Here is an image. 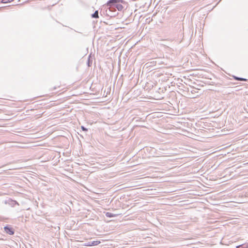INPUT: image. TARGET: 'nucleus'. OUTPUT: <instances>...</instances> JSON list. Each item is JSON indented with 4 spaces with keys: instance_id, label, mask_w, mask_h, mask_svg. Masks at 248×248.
<instances>
[{
    "instance_id": "2",
    "label": "nucleus",
    "mask_w": 248,
    "mask_h": 248,
    "mask_svg": "<svg viewBox=\"0 0 248 248\" xmlns=\"http://www.w3.org/2000/svg\"><path fill=\"white\" fill-rule=\"evenodd\" d=\"M4 229L6 233L7 234L13 235L14 233V231L12 228H9L6 226L4 228Z\"/></svg>"
},
{
    "instance_id": "10",
    "label": "nucleus",
    "mask_w": 248,
    "mask_h": 248,
    "mask_svg": "<svg viewBox=\"0 0 248 248\" xmlns=\"http://www.w3.org/2000/svg\"><path fill=\"white\" fill-rule=\"evenodd\" d=\"M81 128L84 131H87V129L85 128L83 126H81Z\"/></svg>"
},
{
    "instance_id": "11",
    "label": "nucleus",
    "mask_w": 248,
    "mask_h": 248,
    "mask_svg": "<svg viewBox=\"0 0 248 248\" xmlns=\"http://www.w3.org/2000/svg\"><path fill=\"white\" fill-rule=\"evenodd\" d=\"M241 247H242V246H239L238 247V248H240Z\"/></svg>"
},
{
    "instance_id": "8",
    "label": "nucleus",
    "mask_w": 248,
    "mask_h": 248,
    "mask_svg": "<svg viewBox=\"0 0 248 248\" xmlns=\"http://www.w3.org/2000/svg\"><path fill=\"white\" fill-rule=\"evenodd\" d=\"M13 1L12 0H2L3 3H8Z\"/></svg>"
},
{
    "instance_id": "5",
    "label": "nucleus",
    "mask_w": 248,
    "mask_h": 248,
    "mask_svg": "<svg viewBox=\"0 0 248 248\" xmlns=\"http://www.w3.org/2000/svg\"><path fill=\"white\" fill-rule=\"evenodd\" d=\"M101 242L100 241H94L91 242V246H97L98 244H99Z\"/></svg>"
},
{
    "instance_id": "6",
    "label": "nucleus",
    "mask_w": 248,
    "mask_h": 248,
    "mask_svg": "<svg viewBox=\"0 0 248 248\" xmlns=\"http://www.w3.org/2000/svg\"><path fill=\"white\" fill-rule=\"evenodd\" d=\"M92 17L93 18H98L99 16L97 11H96L95 13L93 15H92Z\"/></svg>"
},
{
    "instance_id": "3",
    "label": "nucleus",
    "mask_w": 248,
    "mask_h": 248,
    "mask_svg": "<svg viewBox=\"0 0 248 248\" xmlns=\"http://www.w3.org/2000/svg\"><path fill=\"white\" fill-rule=\"evenodd\" d=\"M122 3H117L116 5H115V6L117 8V9L119 10V11H121L123 10V5H122L121 4Z\"/></svg>"
},
{
    "instance_id": "7",
    "label": "nucleus",
    "mask_w": 248,
    "mask_h": 248,
    "mask_svg": "<svg viewBox=\"0 0 248 248\" xmlns=\"http://www.w3.org/2000/svg\"><path fill=\"white\" fill-rule=\"evenodd\" d=\"M234 78L235 79H236L237 80H240V81H246L247 80L246 79L243 78H237V77H235Z\"/></svg>"
},
{
    "instance_id": "4",
    "label": "nucleus",
    "mask_w": 248,
    "mask_h": 248,
    "mask_svg": "<svg viewBox=\"0 0 248 248\" xmlns=\"http://www.w3.org/2000/svg\"><path fill=\"white\" fill-rule=\"evenodd\" d=\"M106 216L107 217H116V215L113 214H112L111 213H109V212H107V213H106Z\"/></svg>"
},
{
    "instance_id": "9",
    "label": "nucleus",
    "mask_w": 248,
    "mask_h": 248,
    "mask_svg": "<svg viewBox=\"0 0 248 248\" xmlns=\"http://www.w3.org/2000/svg\"><path fill=\"white\" fill-rule=\"evenodd\" d=\"M91 243L90 242V243L85 244L84 245V246H88V247L91 246Z\"/></svg>"
},
{
    "instance_id": "1",
    "label": "nucleus",
    "mask_w": 248,
    "mask_h": 248,
    "mask_svg": "<svg viewBox=\"0 0 248 248\" xmlns=\"http://www.w3.org/2000/svg\"><path fill=\"white\" fill-rule=\"evenodd\" d=\"M123 2L124 1L122 0H110L107 2V5L110 6L111 5H115L117 3Z\"/></svg>"
}]
</instances>
